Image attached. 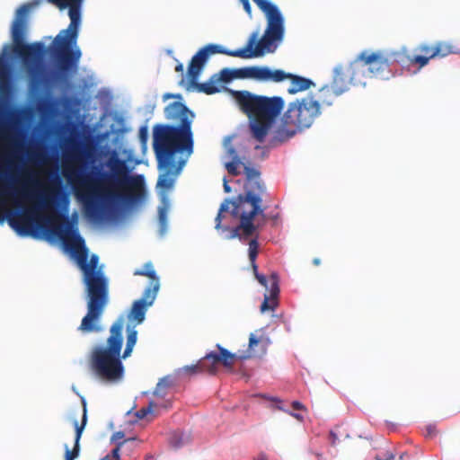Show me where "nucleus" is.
Wrapping results in <instances>:
<instances>
[{
  "mask_svg": "<svg viewBox=\"0 0 460 460\" xmlns=\"http://www.w3.org/2000/svg\"><path fill=\"white\" fill-rule=\"evenodd\" d=\"M321 115L316 102L312 95L288 103L287 110L281 115L279 123L272 131V146L283 144L296 134L312 127Z\"/></svg>",
  "mask_w": 460,
  "mask_h": 460,
  "instance_id": "0eeeda50",
  "label": "nucleus"
},
{
  "mask_svg": "<svg viewBox=\"0 0 460 460\" xmlns=\"http://www.w3.org/2000/svg\"><path fill=\"white\" fill-rule=\"evenodd\" d=\"M87 313L78 330L83 333L101 331L100 319L110 301L109 279L103 276L83 278Z\"/></svg>",
  "mask_w": 460,
  "mask_h": 460,
  "instance_id": "9d476101",
  "label": "nucleus"
},
{
  "mask_svg": "<svg viewBox=\"0 0 460 460\" xmlns=\"http://www.w3.org/2000/svg\"><path fill=\"white\" fill-rule=\"evenodd\" d=\"M290 415H292L294 418H296V420L302 421L303 420V416L299 413H290Z\"/></svg>",
  "mask_w": 460,
  "mask_h": 460,
  "instance_id": "09e8293b",
  "label": "nucleus"
},
{
  "mask_svg": "<svg viewBox=\"0 0 460 460\" xmlns=\"http://www.w3.org/2000/svg\"><path fill=\"white\" fill-rule=\"evenodd\" d=\"M330 438H331L332 445H335V443H336V441L338 439V437H337L336 433L333 432V431H331L330 432Z\"/></svg>",
  "mask_w": 460,
  "mask_h": 460,
  "instance_id": "a18cd8bd",
  "label": "nucleus"
},
{
  "mask_svg": "<svg viewBox=\"0 0 460 460\" xmlns=\"http://www.w3.org/2000/svg\"><path fill=\"white\" fill-rule=\"evenodd\" d=\"M216 75H217V79L219 83L220 82L229 83L232 80L235 79L234 69H231V68H223L222 70H220V72L218 74H216Z\"/></svg>",
  "mask_w": 460,
  "mask_h": 460,
  "instance_id": "2f4dec72",
  "label": "nucleus"
},
{
  "mask_svg": "<svg viewBox=\"0 0 460 460\" xmlns=\"http://www.w3.org/2000/svg\"><path fill=\"white\" fill-rule=\"evenodd\" d=\"M52 232L76 255L77 264L83 272V278L105 275L98 267L99 257L93 254L88 261V251L84 240L78 234L77 228L68 216L58 214L50 218Z\"/></svg>",
  "mask_w": 460,
  "mask_h": 460,
  "instance_id": "1a4fd4ad",
  "label": "nucleus"
},
{
  "mask_svg": "<svg viewBox=\"0 0 460 460\" xmlns=\"http://www.w3.org/2000/svg\"><path fill=\"white\" fill-rule=\"evenodd\" d=\"M29 10L30 6L23 4L16 12V18L12 25L13 50L29 68V71L34 74L36 65L41 61L46 54V47L42 42H33L31 44L24 42Z\"/></svg>",
  "mask_w": 460,
  "mask_h": 460,
  "instance_id": "9b49d317",
  "label": "nucleus"
},
{
  "mask_svg": "<svg viewBox=\"0 0 460 460\" xmlns=\"http://www.w3.org/2000/svg\"><path fill=\"white\" fill-rule=\"evenodd\" d=\"M346 92L341 79H338L334 75L332 83L323 86L317 93L313 95V101L316 102L319 111H322L323 107H329L332 105L334 100Z\"/></svg>",
  "mask_w": 460,
  "mask_h": 460,
  "instance_id": "f3484780",
  "label": "nucleus"
},
{
  "mask_svg": "<svg viewBox=\"0 0 460 460\" xmlns=\"http://www.w3.org/2000/svg\"><path fill=\"white\" fill-rule=\"evenodd\" d=\"M263 13L266 19V29L259 40L255 49L257 34L253 33L247 45L239 49L229 50L216 44H208L200 49L192 58L188 66V75L191 83H195L205 64L212 54H224L241 58H252L263 56L266 52L272 53L282 42L285 35V19L279 8L270 0H252Z\"/></svg>",
  "mask_w": 460,
  "mask_h": 460,
  "instance_id": "20e7f679",
  "label": "nucleus"
},
{
  "mask_svg": "<svg viewBox=\"0 0 460 460\" xmlns=\"http://www.w3.org/2000/svg\"><path fill=\"white\" fill-rule=\"evenodd\" d=\"M268 339H259L254 334H251L249 338V349L251 350L254 349V348L258 345H261V350L264 352L266 349V346L268 345Z\"/></svg>",
  "mask_w": 460,
  "mask_h": 460,
  "instance_id": "72a5a7b5",
  "label": "nucleus"
},
{
  "mask_svg": "<svg viewBox=\"0 0 460 460\" xmlns=\"http://www.w3.org/2000/svg\"><path fill=\"white\" fill-rule=\"evenodd\" d=\"M258 460H268V459H267L266 456L261 455V456H259Z\"/></svg>",
  "mask_w": 460,
  "mask_h": 460,
  "instance_id": "3c124183",
  "label": "nucleus"
},
{
  "mask_svg": "<svg viewBox=\"0 0 460 460\" xmlns=\"http://www.w3.org/2000/svg\"><path fill=\"white\" fill-rule=\"evenodd\" d=\"M417 50L422 55L410 57L406 54L405 62L416 64L419 65L420 67H423L429 64L430 59L436 58L437 52H435L434 45L421 44L417 48Z\"/></svg>",
  "mask_w": 460,
  "mask_h": 460,
  "instance_id": "6ab92c4d",
  "label": "nucleus"
},
{
  "mask_svg": "<svg viewBox=\"0 0 460 460\" xmlns=\"http://www.w3.org/2000/svg\"><path fill=\"white\" fill-rule=\"evenodd\" d=\"M288 76H290V74L282 70L272 71L267 66H260L259 81L281 82L288 79Z\"/></svg>",
  "mask_w": 460,
  "mask_h": 460,
  "instance_id": "4be33fe9",
  "label": "nucleus"
},
{
  "mask_svg": "<svg viewBox=\"0 0 460 460\" xmlns=\"http://www.w3.org/2000/svg\"><path fill=\"white\" fill-rule=\"evenodd\" d=\"M172 385V382L170 377L164 376L159 380L156 385V387L154 391V395L156 397H164L167 394V390Z\"/></svg>",
  "mask_w": 460,
  "mask_h": 460,
  "instance_id": "c756f323",
  "label": "nucleus"
},
{
  "mask_svg": "<svg viewBox=\"0 0 460 460\" xmlns=\"http://www.w3.org/2000/svg\"><path fill=\"white\" fill-rule=\"evenodd\" d=\"M290 79V85L288 88V93L290 94H296L299 92L308 90L311 86L314 85V83L305 77L290 74L288 76Z\"/></svg>",
  "mask_w": 460,
  "mask_h": 460,
  "instance_id": "412c9836",
  "label": "nucleus"
},
{
  "mask_svg": "<svg viewBox=\"0 0 460 460\" xmlns=\"http://www.w3.org/2000/svg\"><path fill=\"white\" fill-rule=\"evenodd\" d=\"M360 55L370 77L388 79L391 75V66L405 63L406 50H364Z\"/></svg>",
  "mask_w": 460,
  "mask_h": 460,
  "instance_id": "ddd939ff",
  "label": "nucleus"
},
{
  "mask_svg": "<svg viewBox=\"0 0 460 460\" xmlns=\"http://www.w3.org/2000/svg\"><path fill=\"white\" fill-rule=\"evenodd\" d=\"M218 84L219 82L217 79V75H214L208 82L196 84V88L199 92L204 93L206 94H214L220 91Z\"/></svg>",
  "mask_w": 460,
  "mask_h": 460,
  "instance_id": "393cba45",
  "label": "nucleus"
},
{
  "mask_svg": "<svg viewBox=\"0 0 460 460\" xmlns=\"http://www.w3.org/2000/svg\"><path fill=\"white\" fill-rule=\"evenodd\" d=\"M101 460H111V456L107 455L104 457H102Z\"/></svg>",
  "mask_w": 460,
  "mask_h": 460,
  "instance_id": "603ef678",
  "label": "nucleus"
},
{
  "mask_svg": "<svg viewBox=\"0 0 460 460\" xmlns=\"http://www.w3.org/2000/svg\"><path fill=\"white\" fill-rule=\"evenodd\" d=\"M436 58H445L450 54H460V49L446 41H438L435 45Z\"/></svg>",
  "mask_w": 460,
  "mask_h": 460,
  "instance_id": "b1692460",
  "label": "nucleus"
},
{
  "mask_svg": "<svg viewBox=\"0 0 460 460\" xmlns=\"http://www.w3.org/2000/svg\"><path fill=\"white\" fill-rule=\"evenodd\" d=\"M313 263H314V265L318 266V265H320L321 261H320V259L315 258V259H314V260H313Z\"/></svg>",
  "mask_w": 460,
  "mask_h": 460,
  "instance_id": "8fccbe9b",
  "label": "nucleus"
},
{
  "mask_svg": "<svg viewBox=\"0 0 460 460\" xmlns=\"http://www.w3.org/2000/svg\"><path fill=\"white\" fill-rule=\"evenodd\" d=\"M189 441V436L181 431H173L169 438V444L177 449Z\"/></svg>",
  "mask_w": 460,
  "mask_h": 460,
  "instance_id": "c85d7f7f",
  "label": "nucleus"
},
{
  "mask_svg": "<svg viewBox=\"0 0 460 460\" xmlns=\"http://www.w3.org/2000/svg\"><path fill=\"white\" fill-rule=\"evenodd\" d=\"M158 292V284L152 288H146L141 298L132 304L128 318L136 321L137 324L144 322L147 307L152 305Z\"/></svg>",
  "mask_w": 460,
  "mask_h": 460,
  "instance_id": "a211bd4d",
  "label": "nucleus"
},
{
  "mask_svg": "<svg viewBox=\"0 0 460 460\" xmlns=\"http://www.w3.org/2000/svg\"><path fill=\"white\" fill-rule=\"evenodd\" d=\"M125 317L119 316L111 326L110 335L105 346L95 347L89 358V367L93 374L106 383H118L124 376V366L121 359L132 353L137 340V331L128 330L126 348L121 355Z\"/></svg>",
  "mask_w": 460,
  "mask_h": 460,
  "instance_id": "39448f33",
  "label": "nucleus"
},
{
  "mask_svg": "<svg viewBox=\"0 0 460 460\" xmlns=\"http://www.w3.org/2000/svg\"><path fill=\"white\" fill-rule=\"evenodd\" d=\"M22 174L24 181L22 188L15 190L13 194L16 199L24 201H31L37 198V203L33 207L23 208L21 213L10 211L6 217L11 227L21 234H26L38 211L48 210L56 205V197L59 194V190L51 188L46 195H35L33 189L39 185V181L34 179L31 172H23Z\"/></svg>",
  "mask_w": 460,
  "mask_h": 460,
  "instance_id": "6e6552de",
  "label": "nucleus"
},
{
  "mask_svg": "<svg viewBox=\"0 0 460 460\" xmlns=\"http://www.w3.org/2000/svg\"><path fill=\"white\" fill-rule=\"evenodd\" d=\"M10 79V70L7 66L0 67V85L7 84Z\"/></svg>",
  "mask_w": 460,
  "mask_h": 460,
  "instance_id": "e433bc0d",
  "label": "nucleus"
},
{
  "mask_svg": "<svg viewBox=\"0 0 460 460\" xmlns=\"http://www.w3.org/2000/svg\"><path fill=\"white\" fill-rule=\"evenodd\" d=\"M139 137L142 142H146L147 138V128L146 126H143L139 129Z\"/></svg>",
  "mask_w": 460,
  "mask_h": 460,
  "instance_id": "79ce46f5",
  "label": "nucleus"
},
{
  "mask_svg": "<svg viewBox=\"0 0 460 460\" xmlns=\"http://www.w3.org/2000/svg\"><path fill=\"white\" fill-rule=\"evenodd\" d=\"M334 75L341 79L346 91L350 85L366 86L367 80L371 78L367 67L361 59L360 53L349 65L337 66Z\"/></svg>",
  "mask_w": 460,
  "mask_h": 460,
  "instance_id": "2eb2a0df",
  "label": "nucleus"
},
{
  "mask_svg": "<svg viewBox=\"0 0 460 460\" xmlns=\"http://www.w3.org/2000/svg\"><path fill=\"white\" fill-rule=\"evenodd\" d=\"M241 164V160H232L231 162L226 164V168L231 175L237 176L240 174V172L238 171V166Z\"/></svg>",
  "mask_w": 460,
  "mask_h": 460,
  "instance_id": "f704fd0d",
  "label": "nucleus"
},
{
  "mask_svg": "<svg viewBox=\"0 0 460 460\" xmlns=\"http://www.w3.org/2000/svg\"><path fill=\"white\" fill-rule=\"evenodd\" d=\"M175 71L178 72V73H181L182 75L183 71H184L183 64L181 63V62H178L176 66H175Z\"/></svg>",
  "mask_w": 460,
  "mask_h": 460,
  "instance_id": "c03bdc74",
  "label": "nucleus"
},
{
  "mask_svg": "<svg viewBox=\"0 0 460 460\" xmlns=\"http://www.w3.org/2000/svg\"><path fill=\"white\" fill-rule=\"evenodd\" d=\"M292 407L294 410H296V411H302V410L305 409V407L298 401H294L292 402Z\"/></svg>",
  "mask_w": 460,
  "mask_h": 460,
  "instance_id": "37998d69",
  "label": "nucleus"
},
{
  "mask_svg": "<svg viewBox=\"0 0 460 460\" xmlns=\"http://www.w3.org/2000/svg\"><path fill=\"white\" fill-rule=\"evenodd\" d=\"M91 156L90 148L73 155L75 163L65 164L63 174L71 185L76 198L84 204L89 216H97L102 208L116 204L134 206L146 198V183L142 174H131L125 159L112 151L93 166L90 173L84 174L76 163Z\"/></svg>",
  "mask_w": 460,
  "mask_h": 460,
  "instance_id": "f257e3e1",
  "label": "nucleus"
},
{
  "mask_svg": "<svg viewBox=\"0 0 460 460\" xmlns=\"http://www.w3.org/2000/svg\"><path fill=\"white\" fill-rule=\"evenodd\" d=\"M217 348L218 353L214 351L208 353L198 364L185 367V370L190 373L208 372L214 375L217 371V364H222L226 368L232 369L237 358H246V356L238 357L236 354L231 353L219 344H217Z\"/></svg>",
  "mask_w": 460,
  "mask_h": 460,
  "instance_id": "4468645a",
  "label": "nucleus"
},
{
  "mask_svg": "<svg viewBox=\"0 0 460 460\" xmlns=\"http://www.w3.org/2000/svg\"><path fill=\"white\" fill-rule=\"evenodd\" d=\"M165 118L178 122L179 126L157 124L154 127V151L158 168L163 170L157 186L170 190L174 184L173 176L177 175L184 165V161L177 164L176 154L193 151L191 123L194 113L181 102L168 104L164 109Z\"/></svg>",
  "mask_w": 460,
  "mask_h": 460,
  "instance_id": "7ed1b4c3",
  "label": "nucleus"
},
{
  "mask_svg": "<svg viewBox=\"0 0 460 460\" xmlns=\"http://www.w3.org/2000/svg\"><path fill=\"white\" fill-rule=\"evenodd\" d=\"M83 402V417H82V423L79 426L77 421L75 422V446L72 450L66 449V460H75L79 456L80 447H79V441L82 436V432L85 427L86 421H87V410H86V402L84 399L82 400Z\"/></svg>",
  "mask_w": 460,
  "mask_h": 460,
  "instance_id": "aec40b11",
  "label": "nucleus"
},
{
  "mask_svg": "<svg viewBox=\"0 0 460 460\" xmlns=\"http://www.w3.org/2000/svg\"><path fill=\"white\" fill-rule=\"evenodd\" d=\"M136 446V438H129L117 443L116 447L111 451V456L114 460L119 459V451L126 446Z\"/></svg>",
  "mask_w": 460,
  "mask_h": 460,
  "instance_id": "7c9ffc66",
  "label": "nucleus"
},
{
  "mask_svg": "<svg viewBox=\"0 0 460 460\" xmlns=\"http://www.w3.org/2000/svg\"><path fill=\"white\" fill-rule=\"evenodd\" d=\"M84 0H67L68 15L70 23L67 27V74L77 69L81 58L78 48L73 49L76 44L79 27L81 24V7ZM246 13L252 16V6L249 0H240Z\"/></svg>",
  "mask_w": 460,
  "mask_h": 460,
  "instance_id": "f8f14e48",
  "label": "nucleus"
},
{
  "mask_svg": "<svg viewBox=\"0 0 460 460\" xmlns=\"http://www.w3.org/2000/svg\"><path fill=\"white\" fill-rule=\"evenodd\" d=\"M233 137H226L224 141V146L226 152V155L231 160H240L238 154L235 148L231 145Z\"/></svg>",
  "mask_w": 460,
  "mask_h": 460,
  "instance_id": "473e14b6",
  "label": "nucleus"
},
{
  "mask_svg": "<svg viewBox=\"0 0 460 460\" xmlns=\"http://www.w3.org/2000/svg\"><path fill=\"white\" fill-rule=\"evenodd\" d=\"M134 275H136V276H145V277H147V278H149L151 279V282H150L149 286L146 288H154L155 283L158 284V288H160L159 279L156 276V273H155V271L154 270V266H153L152 262H150V261L146 262L144 265L143 269L136 270L135 272H134Z\"/></svg>",
  "mask_w": 460,
  "mask_h": 460,
  "instance_id": "5701e85b",
  "label": "nucleus"
},
{
  "mask_svg": "<svg viewBox=\"0 0 460 460\" xmlns=\"http://www.w3.org/2000/svg\"><path fill=\"white\" fill-rule=\"evenodd\" d=\"M138 446V443H137V440L136 439V446H133V445H129V446H126L123 449L128 451V452H131L132 450H134Z\"/></svg>",
  "mask_w": 460,
  "mask_h": 460,
  "instance_id": "de8ad7c7",
  "label": "nucleus"
},
{
  "mask_svg": "<svg viewBox=\"0 0 460 460\" xmlns=\"http://www.w3.org/2000/svg\"><path fill=\"white\" fill-rule=\"evenodd\" d=\"M156 405L157 404L155 402H150L147 407L141 408L136 412L137 418L139 420L144 419L147 414L152 412L153 409L156 407Z\"/></svg>",
  "mask_w": 460,
  "mask_h": 460,
  "instance_id": "c9c22d12",
  "label": "nucleus"
},
{
  "mask_svg": "<svg viewBox=\"0 0 460 460\" xmlns=\"http://www.w3.org/2000/svg\"><path fill=\"white\" fill-rule=\"evenodd\" d=\"M166 209L165 208H160L159 210V222L162 227H164L166 226Z\"/></svg>",
  "mask_w": 460,
  "mask_h": 460,
  "instance_id": "4c0bfd02",
  "label": "nucleus"
},
{
  "mask_svg": "<svg viewBox=\"0 0 460 460\" xmlns=\"http://www.w3.org/2000/svg\"><path fill=\"white\" fill-rule=\"evenodd\" d=\"M244 193L234 199H225L216 217L215 228L227 232L225 236L227 240L238 238L244 241L252 237L248 243V256L252 269L256 270L259 232L268 218L262 207V196L267 190L257 169L244 165Z\"/></svg>",
  "mask_w": 460,
  "mask_h": 460,
  "instance_id": "f03ea898",
  "label": "nucleus"
},
{
  "mask_svg": "<svg viewBox=\"0 0 460 460\" xmlns=\"http://www.w3.org/2000/svg\"><path fill=\"white\" fill-rule=\"evenodd\" d=\"M181 95L180 93H164V96H163V100L164 101H166L168 99H178V100H181Z\"/></svg>",
  "mask_w": 460,
  "mask_h": 460,
  "instance_id": "a19ab883",
  "label": "nucleus"
},
{
  "mask_svg": "<svg viewBox=\"0 0 460 460\" xmlns=\"http://www.w3.org/2000/svg\"><path fill=\"white\" fill-rule=\"evenodd\" d=\"M241 111L249 119V127L252 137L258 142H263L277 118L284 109L282 97L256 95L249 91L227 89Z\"/></svg>",
  "mask_w": 460,
  "mask_h": 460,
  "instance_id": "423d86ee",
  "label": "nucleus"
},
{
  "mask_svg": "<svg viewBox=\"0 0 460 460\" xmlns=\"http://www.w3.org/2000/svg\"><path fill=\"white\" fill-rule=\"evenodd\" d=\"M23 145L19 141V149L17 152V158H14V165L12 169V171H6L5 172H3V174H0V179H10L14 180V174L18 171V164L22 161V157L20 155V154H23Z\"/></svg>",
  "mask_w": 460,
  "mask_h": 460,
  "instance_id": "cd10ccee",
  "label": "nucleus"
},
{
  "mask_svg": "<svg viewBox=\"0 0 460 460\" xmlns=\"http://www.w3.org/2000/svg\"><path fill=\"white\" fill-rule=\"evenodd\" d=\"M255 279L261 285L269 289V294L264 295L263 302L261 305V311L262 313L266 311H274L278 306V296L279 294V276L273 272L269 279L258 272V266L256 265V270H252Z\"/></svg>",
  "mask_w": 460,
  "mask_h": 460,
  "instance_id": "dca6fc26",
  "label": "nucleus"
},
{
  "mask_svg": "<svg viewBox=\"0 0 460 460\" xmlns=\"http://www.w3.org/2000/svg\"><path fill=\"white\" fill-rule=\"evenodd\" d=\"M234 78H252L259 80L260 66H247L241 68H234Z\"/></svg>",
  "mask_w": 460,
  "mask_h": 460,
  "instance_id": "a878e982",
  "label": "nucleus"
},
{
  "mask_svg": "<svg viewBox=\"0 0 460 460\" xmlns=\"http://www.w3.org/2000/svg\"><path fill=\"white\" fill-rule=\"evenodd\" d=\"M125 437V434L123 431H117L115 433H113L112 437H111V440L114 441V442H119L120 440H124Z\"/></svg>",
  "mask_w": 460,
  "mask_h": 460,
  "instance_id": "ea45409f",
  "label": "nucleus"
},
{
  "mask_svg": "<svg viewBox=\"0 0 460 460\" xmlns=\"http://www.w3.org/2000/svg\"><path fill=\"white\" fill-rule=\"evenodd\" d=\"M223 181H224V190H225V192L230 193L231 192V188L228 185V181L226 178H224Z\"/></svg>",
  "mask_w": 460,
  "mask_h": 460,
  "instance_id": "49530a36",
  "label": "nucleus"
},
{
  "mask_svg": "<svg viewBox=\"0 0 460 460\" xmlns=\"http://www.w3.org/2000/svg\"><path fill=\"white\" fill-rule=\"evenodd\" d=\"M26 155L28 161L35 164H42L46 160V155L40 146L28 148L26 150Z\"/></svg>",
  "mask_w": 460,
  "mask_h": 460,
  "instance_id": "bb28decb",
  "label": "nucleus"
},
{
  "mask_svg": "<svg viewBox=\"0 0 460 460\" xmlns=\"http://www.w3.org/2000/svg\"><path fill=\"white\" fill-rule=\"evenodd\" d=\"M426 437L432 438L437 435L438 431L436 426L433 424H429L426 427Z\"/></svg>",
  "mask_w": 460,
  "mask_h": 460,
  "instance_id": "58836bf2",
  "label": "nucleus"
}]
</instances>
